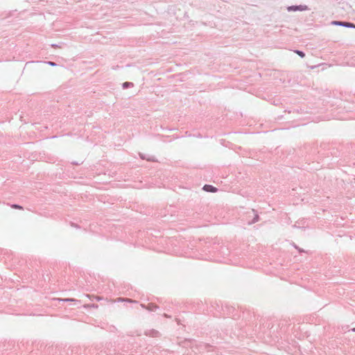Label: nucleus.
<instances>
[{
	"label": "nucleus",
	"mask_w": 355,
	"mask_h": 355,
	"mask_svg": "<svg viewBox=\"0 0 355 355\" xmlns=\"http://www.w3.org/2000/svg\"><path fill=\"white\" fill-rule=\"evenodd\" d=\"M148 309L149 310H151V311H153V306H150V307H149V308H148Z\"/></svg>",
	"instance_id": "13"
},
{
	"label": "nucleus",
	"mask_w": 355,
	"mask_h": 355,
	"mask_svg": "<svg viewBox=\"0 0 355 355\" xmlns=\"http://www.w3.org/2000/svg\"><path fill=\"white\" fill-rule=\"evenodd\" d=\"M148 309L149 310H151V311H153V306H150V307H149V308H148Z\"/></svg>",
	"instance_id": "14"
},
{
	"label": "nucleus",
	"mask_w": 355,
	"mask_h": 355,
	"mask_svg": "<svg viewBox=\"0 0 355 355\" xmlns=\"http://www.w3.org/2000/svg\"><path fill=\"white\" fill-rule=\"evenodd\" d=\"M331 24H334V25H338V26H345V27L354 28H355V25L353 24L349 23V22H342V21H333L331 22Z\"/></svg>",
	"instance_id": "2"
},
{
	"label": "nucleus",
	"mask_w": 355,
	"mask_h": 355,
	"mask_svg": "<svg viewBox=\"0 0 355 355\" xmlns=\"http://www.w3.org/2000/svg\"><path fill=\"white\" fill-rule=\"evenodd\" d=\"M139 156H140V157H141V159H146L147 160H152V159H150V158H146V157H145V155H143V154H141V153H140V154H139Z\"/></svg>",
	"instance_id": "10"
},
{
	"label": "nucleus",
	"mask_w": 355,
	"mask_h": 355,
	"mask_svg": "<svg viewBox=\"0 0 355 355\" xmlns=\"http://www.w3.org/2000/svg\"><path fill=\"white\" fill-rule=\"evenodd\" d=\"M90 306L93 307V308H97V305H94V304H92Z\"/></svg>",
	"instance_id": "12"
},
{
	"label": "nucleus",
	"mask_w": 355,
	"mask_h": 355,
	"mask_svg": "<svg viewBox=\"0 0 355 355\" xmlns=\"http://www.w3.org/2000/svg\"><path fill=\"white\" fill-rule=\"evenodd\" d=\"M288 12L305 11L309 10L306 5L290 6L286 8Z\"/></svg>",
	"instance_id": "1"
},
{
	"label": "nucleus",
	"mask_w": 355,
	"mask_h": 355,
	"mask_svg": "<svg viewBox=\"0 0 355 355\" xmlns=\"http://www.w3.org/2000/svg\"><path fill=\"white\" fill-rule=\"evenodd\" d=\"M58 300L63 302H78L76 300L72 298L58 299Z\"/></svg>",
	"instance_id": "6"
},
{
	"label": "nucleus",
	"mask_w": 355,
	"mask_h": 355,
	"mask_svg": "<svg viewBox=\"0 0 355 355\" xmlns=\"http://www.w3.org/2000/svg\"><path fill=\"white\" fill-rule=\"evenodd\" d=\"M203 190H205V191H207V192L214 193L217 191V189L211 185L205 184L203 187Z\"/></svg>",
	"instance_id": "3"
},
{
	"label": "nucleus",
	"mask_w": 355,
	"mask_h": 355,
	"mask_svg": "<svg viewBox=\"0 0 355 355\" xmlns=\"http://www.w3.org/2000/svg\"><path fill=\"white\" fill-rule=\"evenodd\" d=\"M352 330L355 332V328L352 329Z\"/></svg>",
	"instance_id": "15"
},
{
	"label": "nucleus",
	"mask_w": 355,
	"mask_h": 355,
	"mask_svg": "<svg viewBox=\"0 0 355 355\" xmlns=\"http://www.w3.org/2000/svg\"><path fill=\"white\" fill-rule=\"evenodd\" d=\"M37 63H44V64H49L51 67H55L56 66V63L53 62H51V61H49V62H37Z\"/></svg>",
	"instance_id": "5"
},
{
	"label": "nucleus",
	"mask_w": 355,
	"mask_h": 355,
	"mask_svg": "<svg viewBox=\"0 0 355 355\" xmlns=\"http://www.w3.org/2000/svg\"><path fill=\"white\" fill-rule=\"evenodd\" d=\"M259 218L258 215H255L254 218L252 220V222L251 223H254L259 220Z\"/></svg>",
	"instance_id": "8"
},
{
	"label": "nucleus",
	"mask_w": 355,
	"mask_h": 355,
	"mask_svg": "<svg viewBox=\"0 0 355 355\" xmlns=\"http://www.w3.org/2000/svg\"><path fill=\"white\" fill-rule=\"evenodd\" d=\"M133 83L130 82H125L123 83L122 87L123 89H126L130 87H133Z\"/></svg>",
	"instance_id": "4"
},
{
	"label": "nucleus",
	"mask_w": 355,
	"mask_h": 355,
	"mask_svg": "<svg viewBox=\"0 0 355 355\" xmlns=\"http://www.w3.org/2000/svg\"><path fill=\"white\" fill-rule=\"evenodd\" d=\"M295 52L301 58H304L305 56V54L301 51L296 50L295 51Z\"/></svg>",
	"instance_id": "7"
},
{
	"label": "nucleus",
	"mask_w": 355,
	"mask_h": 355,
	"mask_svg": "<svg viewBox=\"0 0 355 355\" xmlns=\"http://www.w3.org/2000/svg\"><path fill=\"white\" fill-rule=\"evenodd\" d=\"M12 207L15 208V209H23L21 206L18 205H12Z\"/></svg>",
	"instance_id": "9"
},
{
	"label": "nucleus",
	"mask_w": 355,
	"mask_h": 355,
	"mask_svg": "<svg viewBox=\"0 0 355 355\" xmlns=\"http://www.w3.org/2000/svg\"><path fill=\"white\" fill-rule=\"evenodd\" d=\"M35 62H33V61H31V62H27L26 63V66H28V65H29V64H33V63H35Z\"/></svg>",
	"instance_id": "11"
}]
</instances>
